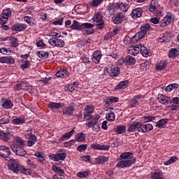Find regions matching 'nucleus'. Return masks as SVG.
Returning a JSON list of instances; mask_svg holds the SVG:
<instances>
[{"mask_svg": "<svg viewBox=\"0 0 179 179\" xmlns=\"http://www.w3.org/2000/svg\"><path fill=\"white\" fill-rule=\"evenodd\" d=\"M0 62L1 64H8L9 65H12L15 63V59L6 57H0Z\"/></svg>", "mask_w": 179, "mask_h": 179, "instance_id": "29", "label": "nucleus"}, {"mask_svg": "<svg viewBox=\"0 0 179 179\" xmlns=\"http://www.w3.org/2000/svg\"><path fill=\"white\" fill-rule=\"evenodd\" d=\"M106 72L108 73V75H110L112 78H114L120 75V68L114 67V66H108L106 68V70L104 71V73H106Z\"/></svg>", "mask_w": 179, "mask_h": 179, "instance_id": "6", "label": "nucleus"}, {"mask_svg": "<svg viewBox=\"0 0 179 179\" xmlns=\"http://www.w3.org/2000/svg\"><path fill=\"white\" fill-rule=\"evenodd\" d=\"M24 20L26 23H28L29 26H34V20L31 18V17H24Z\"/></svg>", "mask_w": 179, "mask_h": 179, "instance_id": "51", "label": "nucleus"}, {"mask_svg": "<svg viewBox=\"0 0 179 179\" xmlns=\"http://www.w3.org/2000/svg\"><path fill=\"white\" fill-rule=\"evenodd\" d=\"M3 108H12L13 107V103H12V101L7 100L3 103Z\"/></svg>", "mask_w": 179, "mask_h": 179, "instance_id": "50", "label": "nucleus"}, {"mask_svg": "<svg viewBox=\"0 0 179 179\" xmlns=\"http://www.w3.org/2000/svg\"><path fill=\"white\" fill-rule=\"evenodd\" d=\"M30 66V62L29 60L24 61L21 65L22 69H27Z\"/></svg>", "mask_w": 179, "mask_h": 179, "instance_id": "63", "label": "nucleus"}, {"mask_svg": "<svg viewBox=\"0 0 179 179\" xmlns=\"http://www.w3.org/2000/svg\"><path fill=\"white\" fill-rule=\"evenodd\" d=\"M9 122V115H3L0 116V126L5 125V124H8Z\"/></svg>", "mask_w": 179, "mask_h": 179, "instance_id": "39", "label": "nucleus"}, {"mask_svg": "<svg viewBox=\"0 0 179 179\" xmlns=\"http://www.w3.org/2000/svg\"><path fill=\"white\" fill-rule=\"evenodd\" d=\"M0 52L4 55H9L12 51L6 48H1L0 49Z\"/></svg>", "mask_w": 179, "mask_h": 179, "instance_id": "58", "label": "nucleus"}, {"mask_svg": "<svg viewBox=\"0 0 179 179\" xmlns=\"http://www.w3.org/2000/svg\"><path fill=\"white\" fill-rule=\"evenodd\" d=\"M127 131V127L125 126H117L113 129V132H116V134H124Z\"/></svg>", "mask_w": 179, "mask_h": 179, "instance_id": "37", "label": "nucleus"}, {"mask_svg": "<svg viewBox=\"0 0 179 179\" xmlns=\"http://www.w3.org/2000/svg\"><path fill=\"white\" fill-rule=\"evenodd\" d=\"M85 139H86V134L84 133H79L76 136V141L77 142H84Z\"/></svg>", "mask_w": 179, "mask_h": 179, "instance_id": "41", "label": "nucleus"}, {"mask_svg": "<svg viewBox=\"0 0 179 179\" xmlns=\"http://www.w3.org/2000/svg\"><path fill=\"white\" fill-rule=\"evenodd\" d=\"M48 43L50 45H55V47H58L59 48H62L65 45V42L59 38H50Z\"/></svg>", "mask_w": 179, "mask_h": 179, "instance_id": "9", "label": "nucleus"}, {"mask_svg": "<svg viewBox=\"0 0 179 179\" xmlns=\"http://www.w3.org/2000/svg\"><path fill=\"white\" fill-rule=\"evenodd\" d=\"M100 116L99 115H93L90 117L86 123L87 127L88 128H92L93 131H96V132H99V127L96 128V124H97V121H99Z\"/></svg>", "mask_w": 179, "mask_h": 179, "instance_id": "3", "label": "nucleus"}, {"mask_svg": "<svg viewBox=\"0 0 179 179\" xmlns=\"http://www.w3.org/2000/svg\"><path fill=\"white\" fill-rule=\"evenodd\" d=\"M94 27V25L92 23H83V29H93Z\"/></svg>", "mask_w": 179, "mask_h": 179, "instance_id": "62", "label": "nucleus"}, {"mask_svg": "<svg viewBox=\"0 0 179 179\" xmlns=\"http://www.w3.org/2000/svg\"><path fill=\"white\" fill-rule=\"evenodd\" d=\"M20 171H21L22 174H25V176H30V174H31V171L29 169H26L24 166H20Z\"/></svg>", "mask_w": 179, "mask_h": 179, "instance_id": "48", "label": "nucleus"}, {"mask_svg": "<svg viewBox=\"0 0 179 179\" xmlns=\"http://www.w3.org/2000/svg\"><path fill=\"white\" fill-rule=\"evenodd\" d=\"M13 124H15V125H19L20 124H24V120L22 117H17V118L13 120Z\"/></svg>", "mask_w": 179, "mask_h": 179, "instance_id": "54", "label": "nucleus"}, {"mask_svg": "<svg viewBox=\"0 0 179 179\" xmlns=\"http://www.w3.org/2000/svg\"><path fill=\"white\" fill-rule=\"evenodd\" d=\"M93 22H95L96 23H98L96 24L97 29H103L105 26L104 21H103V14L101 13H96L93 18Z\"/></svg>", "mask_w": 179, "mask_h": 179, "instance_id": "5", "label": "nucleus"}, {"mask_svg": "<svg viewBox=\"0 0 179 179\" xmlns=\"http://www.w3.org/2000/svg\"><path fill=\"white\" fill-rule=\"evenodd\" d=\"M120 157L123 160H131V159L134 158L132 152H123L120 155Z\"/></svg>", "mask_w": 179, "mask_h": 179, "instance_id": "36", "label": "nucleus"}, {"mask_svg": "<svg viewBox=\"0 0 179 179\" xmlns=\"http://www.w3.org/2000/svg\"><path fill=\"white\" fill-rule=\"evenodd\" d=\"M71 29H72V30L82 31L83 30V24H80L79 22L74 20L73 24L71 26Z\"/></svg>", "mask_w": 179, "mask_h": 179, "instance_id": "30", "label": "nucleus"}, {"mask_svg": "<svg viewBox=\"0 0 179 179\" xmlns=\"http://www.w3.org/2000/svg\"><path fill=\"white\" fill-rule=\"evenodd\" d=\"M124 20H125V15H124V13L122 12L117 13L112 17V22L115 24H120L122 23Z\"/></svg>", "mask_w": 179, "mask_h": 179, "instance_id": "8", "label": "nucleus"}, {"mask_svg": "<svg viewBox=\"0 0 179 179\" xmlns=\"http://www.w3.org/2000/svg\"><path fill=\"white\" fill-rule=\"evenodd\" d=\"M140 128H141V122H136L133 124H128V132H135L136 129L140 132Z\"/></svg>", "mask_w": 179, "mask_h": 179, "instance_id": "16", "label": "nucleus"}, {"mask_svg": "<svg viewBox=\"0 0 179 179\" xmlns=\"http://www.w3.org/2000/svg\"><path fill=\"white\" fill-rule=\"evenodd\" d=\"M66 92H73L75 90V85L70 84L65 88Z\"/></svg>", "mask_w": 179, "mask_h": 179, "instance_id": "64", "label": "nucleus"}, {"mask_svg": "<svg viewBox=\"0 0 179 179\" xmlns=\"http://www.w3.org/2000/svg\"><path fill=\"white\" fill-rule=\"evenodd\" d=\"M171 22H173V16L171 14H168L160 21L159 24L161 27H165V26H169Z\"/></svg>", "mask_w": 179, "mask_h": 179, "instance_id": "14", "label": "nucleus"}, {"mask_svg": "<svg viewBox=\"0 0 179 179\" xmlns=\"http://www.w3.org/2000/svg\"><path fill=\"white\" fill-rule=\"evenodd\" d=\"M26 136L27 139H29V141H27V146L31 147L37 142V136L31 134V132L29 131L28 133H27Z\"/></svg>", "mask_w": 179, "mask_h": 179, "instance_id": "11", "label": "nucleus"}, {"mask_svg": "<svg viewBox=\"0 0 179 179\" xmlns=\"http://www.w3.org/2000/svg\"><path fill=\"white\" fill-rule=\"evenodd\" d=\"M171 105L166 106L170 107L171 111H176L179 108V98L173 97L172 99H171Z\"/></svg>", "mask_w": 179, "mask_h": 179, "instance_id": "15", "label": "nucleus"}, {"mask_svg": "<svg viewBox=\"0 0 179 179\" xmlns=\"http://www.w3.org/2000/svg\"><path fill=\"white\" fill-rule=\"evenodd\" d=\"M141 30L143 31H145V34L150 30V24H145L141 27Z\"/></svg>", "mask_w": 179, "mask_h": 179, "instance_id": "60", "label": "nucleus"}, {"mask_svg": "<svg viewBox=\"0 0 179 179\" xmlns=\"http://www.w3.org/2000/svg\"><path fill=\"white\" fill-rule=\"evenodd\" d=\"M129 104L131 107H136L138 105V100H136V99H131L129 101Z\"/></svg>", "mask_w": 179, "mask_h": 179, "instance_id": "61", "label": "nucleus"}, {"mask_svg": "<svg viewBox=\"0 0 179 179\" xmlns=\"http://www.w3.org/2000/svg\"><path fill=\"white\" fill-rule=\"evenodd\" d=\"M26 29H27V25L24 24H15L11 27V30L14 31H22L26 30Z\"/></svg>", "mask_w": 179, "mask_h": 179, "instance_id": "22", "label": "nucleus"}, {"mask_svg": "<svg viewBox=\"0 0 179 179\" xmlns=\"http://www.w3.org/2000/svg\"><path fill=\"white\" fill-rule=\"evenodd\" d=\"M10 138H12V134L10 132L7 131H0V139L3 142H8Z\"/></svg>", "mask_w": 179, "mask_h": 179, "instance_id": "18", "label": "nucleus"}, {"mask_svg": "<svg viewBox=\"0 0 179 179\" xmlns=\"http://www.w3.org/2000/svg\"><path fill=\"white\" fill-rule=\"evenodd\" d=\"M106 162H108V157L99 156L97 158L95 159V163H96V164H103Z\"/></svg>", "mask_w": 179, "mask_h": 179, "instance_id": "33", "label": "nucleus"}, {"mask_svg": "<svg viewBox=\"0 0 179 179\" xmlns=\"http://www.w3.org/2000/svg\"><path fill=\"white\" fill-rule=\"evenodd\" d=\"M1 15L4 16L6 19L8 20V18L12 16V10H10V8H7L6 10H3V13Z\"/></svg>", "mask_w": 179, "mask_h": 179, "instance_id": "49", "label": "nucleus"}, {"mask_svg": "<svg viewBox=\"0 0 179 179\" xmlns=\"http://www.w3.org/2000/svg\"><path fill=\"white\" fill-rule=\"evenodd\" d=\"M167 122H169L168 119L160 120L159 122H157L156 127H157L158 128H162V127H163L164 124H167Z\"/></svg>", "mask_w": 179, "mask_h": 179, "instance_id": "53", "label": "nucleus"}, {"mask_svg": "<svg viewBox=\"0 0 179 179\" xmlns=\"http://www.w3.org/2000/svg\"><path fill=\"white\" fill-rule=\"evenodd\" d=\"M106 117L108 121H114L115 120V115L111 111L107 113Z\"/></svg>", "mask_w": 179, "mask_h": 179, "instance_id": "55", "label": "nucleus"}, {"mask_svg": "<svg viewBox=\"0 0 179 179\" xmlns=\"http://www.w3.org/2000/svg\"><path fill=\"white\" fill-rule=\"evenodd\" d=\"M86 149H87V144L80 145L77 148V150L78 152H85V150H86Z\"/></svg>", "mask_w": 179, "mask_h": 179, "instance_id": "59", "label": "nucleus"}, {"mask_svg": "<svg viewBox=\"0 0 179 179\" xmlns=\"http://www.w3.org/2000/svg\"><path fill=\"white\" fill-rule=\"evenodd\" d=\"M166 66H167V62H162L158 66H156V70L164 71V69H166Z\"/></svg>", "mask_w": 179, "mask_h": 179, "instance_id": "46", "label": "nucleus"}, {"mask_svg": "<svg viewBox=\"0 0 179 179\" xmlns=\"http://www.w3.org/2000/svg\"><path fill=\"white\" fill-rule=\"evenodd\" d=\"M75 111V108L73 106L66 107L63 109V114L64 115H72Z\"/></svg>", "mask_w": 179, "mask_h": 179, "instance_id": "34", "label": "nucleus"}, {"mask_svg": "<svg viewBox=\"0 0 179 179\" xmlns=\"http://www.w3.org/2000/svg\"><path fill=\"white\" fill-rule=\"evenodd\" d=\"M15 89L17 91L19 90H27V84L24 82H22L20 83H18L15 87Z\"/></svg>", "mask_w": 179, "mask_h": 179, "instance_id": "38", "label": "nucleus"}, {"mask_svg": "<svg viewBox=\"0 0 179 179\" xmlns=\"http://www.w3.org/2000/svg\"><path fill=\"white\" fill-rule=\"evenodd\" d=\"M139 51L141 54L143 55V57H150L152 55V53L148 50V48L145 47V45L140 44L139 45Z\"/></svg>", "mask_w": 179, "mask_h": 179, "instance_id": "23", "label": "nucleus"}, {"mask_svg": "<svg viewBox=\"0 0 179 179\" xmlns=\"http://www.w3.org/2000/svg\"><path fill=\"white\" fill-rule=\"evenodd\" d=\"M118 8H120V10H122L123 12H127V10H128V8L129 7L127 6V4L121 3L118 4Z\"/></svg>", "mask_w": 179, "mask_h": 179, "instance_id": "57", "label": "nucleus"}, {"mask_svg": "<svg viewBox=\"0 0 179 179\" xmlns=\"http://www.w3.org/2000/svg\"><path fill=\"white\" fill-rule=\"evenodd\" d=\"M178 160V158L177 157H171L168 161L165 162L164 164L165 166H170V164H173V163H176Z\"/></svg>", "mask_w": 179, "mask_h": 179, "instance_id": "44", "label": "nucleus"}, {"mask_svg": "<svg viewBox=\"0 0 179 179\" xmlns=\"http://www.w3.org/2000/svg\"><path fill=\"white\" fill-rule=\"evenodd\" d=\"M57 78H66V76H69V71L66 69L59 70L56 73Z\"/></svg>", "mask_w": 179, "mask_h": 179, "instance_id": "28", "label": "nucleus"}, {"mask_svg": "<svg viewBox=\"0 0 179 179\" xmlns=\"http://www.w3.org/2000/svg\"><path fill=\"white\" fill-rule=\"evenodd\" d=\"M120 99L115 96H108L106 97V101L105 103L106 106H110V104H113V103L118 102Z\"/></svg>", "mask_w": 179, "mask_h": 179, "instance_id": "32", "label": "nucleus"}, {"mask_svg": "<svg viewBox=\"0 0 179 179\" xmlns=\"http://www.w3.org/2000/svg\"><path fill=\"white\" fill-rule=\"evenodd\" d=\"M151 178L152 179H164L162 175V172L155 171L151 175Z\"/></svg>", "mask_w": 179, "mask_h": 179, "instance_id": "43", "label": "nucleus"}, {"mask_svg": "<svg viewBox=\"0 0 179 179\" xmlns=\"http://www.w3.org/2000/svg\"><path fill=\"white\" fill-rule=\"evenodd\" d=\"M123 62L126 65H135L136 60L132 56L128 55L123 59Z\"/></svg>", "mask_w": 179, "mask_h": 179, "instance_id": "26", "label": "nucleus"}, {"mask_svg": "<svg viewBox=\"0 0 179 179\" xmlns=\"http://www.w3.org/2000/svg\"><path fill=\"white\" fill-rule=\"evenodd\" d=\"M36 55H38V57L39 58H44L45 59H46V58H48L49 55L48 52H45L44 51H39L36 53Z\"/></svg>", "mask_w": 179, "mask_h": 179, "instance_id": "52", "label": "nucleus"}, {"mask_svg": "<svg viewBox=\"0 0 179 179\" xmlns=\"http://www.w3.org/2000/svg\"><path fill=\"white\" fill-rule=\"evenodd\" d=\"M157 100L159 103H161V104H164V106H169V104H171V98L166 95L159 94Z\"/></svg>", "mask_w": 179, "mask_h": 179, "instance_id": "10", "label": "nucleus"}, {"mask_svg": "<svg viewBox=\"0 0 179 179\" xmlns=\"http://www.w3.org/2000/svg\"><path fill=\"white\" fill-rule=\"evenodd\" d=\"M128 83H129L128 80L122 81L117 85V89L118 90L125 89V87L128 86Z\"/></svg>", "mask_w": 179, "mask_h": 179, "instance_id": "45", "label": "nucleus"}, {"mask_svg": "<svg viewBox=\"0 0 179 179\" xmlns=\"http://www.w3.org/2000/svg\"><path fill=\"white\" fill-rule=\"evenodd\" d=\"M49 108L52 110H57L58 108H61L64 105L61 104V103H55V102H50L48 103Z\"/></svg>", "mask_w": 179, "mask_h": 179, "instance_id": "35", "label": "nucleus"}, {"mask_svg": "<svg viewBox=\"0 0 179 179\" xmlns=\"http://www.w3.org/2000/svg\"><path fill=\"white\" fill-rule=\"evenodd\" d=\"M146 34V32L144 31L141 30V31L136 34V36H133L131 38V43H138L141 38H143Z\"/></svg>", "mask_w": 179, "mask_h": 179, "instance_id": "19", "label": "nucleus"}, {"mask_svg": "<svg viewBox=\"0 0 179 179\" xmlns=\"http://www.w3.org/2000/svg\"><path fill=\"white\" fill-rule=\"evenodd\" d=\"M75 132V130L72 129L71 131L64 134L60 138L59 142H64L65 138L69 139L72 136V134Z\"/></svg>", "mask_w": 179, "mask_h": 179, "instance_id": "42", "label": "nucleus"}, {"mask_svg": "<svg viewBox=\"0 0 179 179\" xmlns=\"http://www.w3.org/2000/svg\"><path fill=\"white\" fill-rule=\"evenodd\" d=\"M94 111V106L93 105L87 106L84 111V118L87 120V117H90V114Z\"/></svg>", "mask_w": 179, "mask_h": 179, "instance_id": "21", "label": "nucleus"}, {"mask_svg": "<svg viewBox=\"0 0 179 179\" xmlns=\"http://www.w3.org/2000/svg\"><path fill=\"white\" fill-rule=\"evenodd\" d=\"M20 164L15 159H10L8 163V170H10L13 173L17 174L19 171H20Z\"/></svg>", "mask_w": 179, "mask_h": 179, "instance_id": "4", "label": "nucleus"}, {"mask_svg": "<svg viewBox=\"0 0 179 179\" xmlns=\"http://www.w3.org/2000/svg\"><path fill=\"white\" fill-rule=\"evenodd\" d=\"M91 149H94V150H109L110 145H101L99 143H92L90 145Z\"/></svg>", "mask_w": 179, "mask_h": 179, "instance_id": "12", "label": "nucleus"}, {"mask_svg": "<svg viewBox=\"0 0 179 179\" xmlns=\"http://www.w3.org/2000/svg\"><path fill=\"white\" fill-rule=\"evenodd\" d=\"M136 162V159L131 158V159H124L117 162V167L119 169H124V167H129L131 164H134Z\"/></svg>", "mask_w": 179, "mask_h": 179, "instance_id": "7", "label": "nucleus"}, {"mask_svg": "<svg viewBox=\"0 0 179 179\" xmlns=\"http://www.w3.org/2000/svg\"><path fill=\"white\" fill-rule=\"evenodd\" d=\"M129 54L130 55H138L139 54V45L136 46H131L129 49Z\"/></svg>", "mask_w": 179, "mask_h": 179, "instance_id": "27", "label": "nucleus"}, {"mask_svg": "<svg viewBox=\"0 0 179 179\" xmlns=\"http://www.w3.org/2000/svg\"><path fill=\"white\" fill-rule=\"evenodd\" d=\"M100 59H101V52L100 51H95L92 55V62H94V64H99L100 62Z\"/></svg>", "mask_w": 179, "mask_h": 179, "instance_id": "24", "label": "nucleus"}, {"mask_svg": "<svg viewBox=\"0 0 179 179\" xmlns=\"http://www.w3.org/2000/svg\"><path fill=\"white\" fill-rule=\"evenodd\" d=\"M51 159L54 162H59L64 161L66 159V153H58V154H53L50 156Z\"/></svg>", "mask_w": 179, "mask_h": 179, "instance_id": "17", "label": "nucleus"}, {"mask_svg": "<svg viewBox=\"0 0 179 179\" xmlns=\"http://www.w3.org/2000/svg\"><path fill=\"white\" fill-rule=\"evenodd\" d=\"M34 156L38 158V162L39 163H43V162H45V155L43 152L36 151L34 153Z\"/></svg>", "mask_w": 179, "mask_h": 179, "instance_id": "31", "label": "nucleus"}, {"mask_svg": "<svg viewBox=\"0 0 179 179\" xmlns=\"http://www.w3.org/2000/svg\"><path fill=\"white\" fill-rule=\"evenodd\" d=\"M22 146H24V141L20 137H16L13 139L10 148L17 156H26V150Z\"/></svg>", "mask_w": 179, "mask_h": 179, "instance_id": "1", "label": "nucleus"}, {"mask_svg": "<svg viewBox=\"0 0 179 179\" xmlns=\"http://www.w3.org/2000/svg\"><path fill=\"white\" fill-rule=\"evenodd\" d=\"M0 156L1 157H8L10 156V148L6 145L0 146Z\"/></svg>", "mask_w": 179, "mask_h": 179, "instance_id": "13", "label": "nucleus"}, {"mask_svg": "<svg viewBox=\"0 0 179 179\" xmlns=\"http://www.w3.org/2000/svg\"><path fill=\"white\" fill-rule=\"evenodd\" d=\"M159 0H152L149 8L150 12L155 13L157 16H162V11L159 10Z\"/></svg>", "mask_w": 179, "mask_h": 179, "instance_id": "2", "label": "nucleus"}, {"mask_svg": "<svg viewBox=\"0 0 179 179\" xmlns=\"http://www.w3.org/2000/svg\"><path fill=\"white\" fill-rule=\"evenodd\" d=\"M9 41H10L11 47H17L19 45V42L17 41V38L14 37H10Z\"/></svg>", "mask_w": 179, "mask_h": 179, "instance_id": "47", "label": "nucleus"}, {"mask_svg": "<svg viewBox=\"0 0 179 179\" xmlns=\"http://www.w3.org/2000/svg\"><path fill=\"white\" fill-rule=\"evenodd\" d=\"M152 129L153 126L152 124H143V123L141 122L140 132H149V131H152Z\"/></svg>", "mask_w": 179, "mask_h": 179, "instance_id": "25", "label": "nucleus"}, {"mask_svg": "<svg viewBox=\"0 0 179 179\" xmlns=\"http://www.w3.org/2000/svg\"><path fill=\"white\" fill-rule=\"evenodd\" d=\"M77 177L79 178H86V177H89L88 171L79 172L77 173Z\"/></svg>", "mask_w": 179, "mask_h": 179, "instance_id": "56", "label": "nucleus"}, {"mask_svg": "<svg viewBox=\"0 0 179 179\" xmlns=\"http://www.w3.org/2000/svg\"><path fill=\"white\" fill-rule=\"evenodd\" d=\"M142 13H143V10L141 8H136L132 10L131 16L133 19H138L142 16Z\"/></svg>", "mask_w": 179, "mask_h": 179, "instance_id": "20", "label": "nucleus"}, {"mask_svg": "<svg viewBox=\"0 0 179 179\" xmlns=\"http://www.w3.org/2000/svg\"><path fill=\"white\" fill-rule=\"evenodd\" d=\"M178 56V50L176 48H172L169 50V58H176Z\"/></svg>", "mask_w": 179, "mask_h": 179, "instance_id": "40", "label": "nucleus"}]
</instances>
